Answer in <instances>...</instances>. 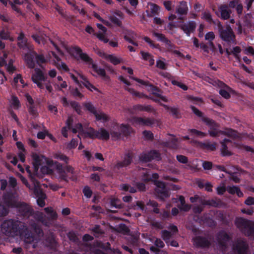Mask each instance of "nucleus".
Wrapping results in <instances>:
<instances>
[{"label": "nucleus", "mask_w": 254, "mask_h": 254, "mask_svg": "<svg viewBox=\"0 0 254 254\" xmlns=\"http://www.w3.org/2000/svg\"><path fill=\"white\" fill-rule=\"evenodd\" d=\"M235 224L245 236L254 238V221L243 217H238L236 219Z\"/></svg>", "instance_id": "f257e3e1"}, {"label": "nucleus", "mask_w": 254, "mask_h": 254, "mask_svg": "<svg viewBox=\"0 0 254 254\" xmlns=\"http://www.w3.org/2000/svg\"><path fill=\"white\" fill-rule=\"evenodd\" d=\"M217 26L219 37L222 41L229 44H236V36L230 25L223 26L219 21Z\"/></svg>", "instance_id": "f03ea898"}, {"label": "nucleus", "mask_w": 254, "mask_h": 254, "mask_svg": "<svg viewBox=\"0 0 254 254\" xmlns=\"http://www.w3.org/2000/svg\"><path fill=\"white\" fill-rule=\"evenodd\" d=\"M19 223V221L12 219L5 220L1 225V230L5 235L14 237L18 234Z\"/></svg>", "instance_id": "7ed1b4c3"}, {"label": "nucleus", "mask_w": 254, "mask_h": 254, "mask_svg": "<svg viewBox=\"0 0 254 254\" xmlns=\"http://www.w3.org/2000/svg\"><path fill=\"white\" fill-rule=\"evenodd\" d=\"M130 78L138 83L147 87V90L149 92H151V94L154 96L159 98L162 101L165 102H168L167 98L165 96H163L161 95L162 91L158 87L154 86L147 80L144 81L134 77H132Z\"/></svg>", "instance_id": "20e7f679"}, {"label": "nucleus", "mask_w": 254, "mask_h": 254, "mask_svg": "<svg viewBox=\"0 0 254 254\" xmlns=\"http://www.w3.org/2000/svg\"><path fill=\"white\" fill-rule=\"evenodd\" d=\"M153 35L157 38L158 41H161L165 44L166 46L167 47L168 51L172 52L174 54L177 55L179 57H184V55L179 51L173 50L175 48V46L172 43L171 41L168 39L164 34L154 32L153 33Z\"/></svg>", "instance_id": "39448f33"}, {"label": "nucleus", "mask_w": 254, "mask_h": 254, "mask_svg": "<svg viewBox=\"0 0 254 254\" xmlns=\"http://www.w3.org/2000/svg\"><path fill=\"white\" fill-rule=\"evenodd\" d=\"M154 185L156 186L155 191L157 196L161 200L169 197L170 193L165 184L160 181L155 180Z\"/></svg>", "instance_id": "423d86ee"}, {"label": "nucleus", "mask_w": 254, "mask_h": 254, "mask_svg": "<svg viewBox=\"0 0 254 254\" xmlns=\"http://www.w3.org/2000/svg\"><path fill=\"white\" fill-rule=\"evenodd\" d=\"M202 121L209 128L208 133L211 137H217L221 134V130L218 129L219 124L209 118H203Z\"/></svg>", "instance_id": "0eeeda50"}, {"label": "nucleus", "mask_w": 254, "mask_h": 254, "mask_svg": "<svg viewBox=\"0 0 254 254\" xmlns=\"http://www.w3.org/2000/svg\"><path fill=\"white\" fill-rule=\"evenodd\" d=\"M161 159V154L156 150H151L147 153H142L139 156V161L143 163L149 162L153 160L159 161Z\"/></svg>", "instance_id": "6e6552de"}, {"label": "nucleus", "mask_w": 254, "mask_h": 254, "mask_svg": "<svg viewBox=\"0 0 254 254\" xmlns=\"http://www.w3.org/2000/svg\"><path fill=\"white\" fill-rule=\"evenodd\" d=\"M47 76L45 75L43 72L38 68H36L34 70V73L32 74L31 79L32 81L37 84L38 88L41 89L44 88V85L42 81H46Z\"/></svg>", "instance_id": "1a4fd4ad"}, {"label": "nucleus", "mask_w": 254, "mask_h": 254, "mask_svg": "<svg viewBox=\"0 0 254 254\" xmlns=\"http://www.w3.org/2000/svg\"><path fill=\"white\" fill-rule=\"evenodd\" d=\"M15 207L17 208L19 215L24 218H29L33 212L32 207L24 202H19Z\"/></svg>", "instance_id": "9d476101"}, {"label": "nucleus", "mask_w": 254, "mask_h": 254, "mask_svg": "<svg viewBox=\"0 0 254 254\" xmlns=\"http://www.w3.org/2000/svg\"><path fill=\"white\" fill-rule=\"evenodd\" d=\"M132 128L127 125L122 124L119 128V131L111 130L110 133L112 137L115 138H120L122 136L127 137L131 134Z\"/></svg>", "instance_id": "9b49d317"}, {"label": "nucleus", "mask_w": 254, "mask_h": 254, "mask_svg": "<svg viewBox=\"0 0 254 254\" xmlns=\"http://www.w3.org/2000/svg\"><path fill=\"white\" fill-rule=\"evenodd\" d=\"M133 157V153L132 152L128 151L124 154L122 161L117 162L115 166V168L118 170H120L121 168L127 167L132 162Z\"/></svg>", "instance_id": "f8f14e48"}, {"label": "nucleus", "mask_w": 254, "mask_h": 254, "mask_svg": "<svg viewBox=\"0 0 254 254\" xmlns=\"http://www.w3.org/2000/svg\"><path fill=\"white\" fill-rule=\"evenodd\" d=\"M216 14L222 20H227L231 17L232 10L229 8L227 4H221L218 7Z\"/></svg>", "instance_id": "ddd939ff"}, {"label": "nucleus", "mask_w": 254, "mask_h": 254, "mask_svg": "<svg viewBox=\"0 0 254 254\" xmlns=\"http://www.w3.org/2000/svg\"><path fill=\"white\" fill-rule=\"evenodd\" d=\"M196 24L194 21H189L187 22H183L179 26L180 28L188 37L190 36L191 33H193L196 29Z\"/></svg>", "instance_id": "4468645a"}, {"label": "nucleus", "mask_w": 254, "mask_h": 254, "mask_svg": "<svg viewBox=\"0 0 254 254\" xmlns=\"http://www.w3.org/2000/svg\"><path fill=\"white\" fill-rule=\"evenodd\" d=\"M217 239L219 246L222 249H226L227 243L231 240V237L225 231H221L218 233Z\"/></svg>", "instance_id": "2eb2a0df"}, {"label": "nucleus", "mask_w": 254, "mask_h": 254, "mask_svg": "<svg viewBox=\"0 0 254 254\" xmlns=\"http://www.w3.org/2000/svg\"><path fill=\"white\" fill-rule=\"evenodd\" d=\"M30 183H31V187L29 189L33 190L36 198L46 195L40 188L39 182L36 178L31 177Z\"/></svg>", "instance_id": "dca6fc26"}, {"label": "nucleus", "mask_w": 254, "mask_h": 254, "mask_svg": "<svg viewBox=\"0 0 254 254\" xmlns=\"http://www.w3.org/2000/svg\"><path fill=\"white\" fill-rule=\"evenodd\" d=\"M248 249V245L244 240H238L233 245L232 249L237 254H246Z\"/></svg>", "instance_id": "f3484780"}, {"label": "nucleus", "mask_w": 254, "mask_h": 254, "mask_svg": "<svg viewBox=\"0 0 254 254\" xmlns=\"http://www.w3.org/2000/svg\"><path fill=\"white\" fill-rule=\"evenodd\" d=\"M193 244L197 248H206L211 245L208 239L203 236H198L193 239Z\"/></svg>", "instance_id": "a211bd4d"}, {"label": "nucleus", "mask_w": 254, "mask_h": 254, "mask_svg": "<svg viewBox=\"0 0 254 254\" xmlns=\"http://www.w3.org/2000/svg\"><path fill=\"white\" fill-rule=\"evenodd\" d=\"M31 216H33L37 223H41L46 226H48L49 225V219L41 212L38 211H34L33 210V212Z\"/></svg>", "instance_id": "6ab92c4d"}, {"label": "nucleus", "mask_w": 254, "mask_h": 254, "mask_svg": "<svg viewBox=\"0 0 254 254\" xmlns=\"http://www.w3.org/2000/svg\"><path fill=\"white\" fill-rule=\"evenodd\" d=\"M4 203L9 207H15L19 202H17L11 192H7L3 195Z\"/></svg>", "instance_id": "aec40b11"}, {"label": "nucleus", "mask_w": 254, "mask_h": 254, "mask_svg": "<svg viewBox=\"0 0 254 254\" xmlns=\"http://www.w3.org/2000/svg\"><path fill=\"white\" fill-rule=\"evenodd\" d=\"M73 50L77 55H79L81 60L84 62L91 65L93 64L92 59L89 57L87 54L83 53L82 49L80 47L75 46L73 48Z\"/></svg>", "instance_id": "412c9836"}, {"label": "nucleus", "mask_w": 254, "mask_h": 254, "mask_svg": "<svg viewBox=\"0 0 254 254\" xmlns=\"http://www.w3.org/2000/svg\"><path fill=\"white\" fill-rule=\"evenodd\" d=\"M43 157L42 155H39L36 153H33L32 154V164L35 173L38 172L42 164Z\"/></svg>", "instance_id": "4be33fe9"}, {"label": "nucleus", "mask_w": 254, "mask_h": 254, "mask_svg": "<svg viewBox=\"0 0 254 254\" xmlns=\"http://www.w3.org/2000/svg\"><path fill=\"white\" fill-rule=\"evenodd\" d=\"M55 164H56V169L59 174V179L61 181L67 182L68 177L62 164L57 162Z\"/></svg>", "instance_id": "5701e85b"}, {"label": "nucleus", "mask_w": 254, "mask_h": 254, "mask_svg": "<svg viewBox=\"0 0 254 254\" xmlns=\"http://www.w3.org/2000/svg\"><path fill=\"white\" fill-rule=\"evenodd\" d=\"M134 122L141 126H151L154 124L155 121L154 119L149 118L136 117L134 118Z\"/></svg>", "instance_id": "b1692460"}, {"label": "nucleus", "mask_w": 254, "mask_h": 254, "mask_svg": "<svg viewBox=\"0 0 254 254\" xmlns=\"http://www.w3.org/2000/svg\"><path fill=\"white\" fill-rule=\"evenodd\" d=\"M197 145L201 149L209 151H214L216 148V143L215 142L211 143L209 142L198 141L197 142Z\"/></svg>", "instance_id": "393cba45"}, {"label": "nucleus", "mask_w": 254, "mask_h": 254, "mask_svg": "<svg viewBox=\"0 0 254 254\" xmlns=\"http://www.w3.org/2000/svg\"><path fill=\"white\" fill-rule=\"evenodd\" d=\"M126 90L128 91L130 94L136 97H138L139 98L145 97L146 98L150 99L156 103L159 102V100H158V99L153 97H149L148 96L145 95L144 94L142 93H140L137 91H135L134 89L132 88L127 87L126 88Z\"/></svg>", "instance_id": "a878e982"}, {"label": "nucleus", "mask_w": 254, "mask_h": 254, "mask_svg": "<svg viewBox=\"0 0 254 254\" xmlns=\"http://www.w3.org/2000/svg\"><path fill=\"white\" fill-rule=\"evenodd\" d=\"M188 10L187 2L185 1H181L177 8L176 12L180 15H183L187 14Z\"/></svg>", "instance_id": "bb28decb"}, {"label": "nucleus", "mask_w": 254, "mask_h": 254, "mask_svg": "<svg viewBox=\"0 0 254 254\" xmlns=\"http://www.w3.org/2000/svg\"><path fill=\"white\" fill-rule=\"evenodd\" d=\"M92 68L97 74L104 79H108L109 77L106 75L105 70L98 66L96 64H92Z\"/></svg>", "instance_id": "cd10ccee"}, {"label": "nucleus", "mask_w": 254, "mask_h": 254, "mask_svg": "<svg viewBox=\"0 0 254 254\" xmlns=\"http://www.w3.org/2000/svg\"><path fill=\"white\" fill-rule=\"evenodd\" d=\"M97 138L101 140H107L110 138V133L103 127L100 128L97 130Z\"/></svg>", "instance_id": "c85d7f7f"}, {"label": "nucleus", "mask_w": 254, "mask_h": 254, "mask_svg": "<svg viewBox=\"0 0 254 254\" xmlns=\"http://www.w3.org/2000/svg\"><path fill=\"white\" fill-rule=\"evenodd\" d=\"M29 225L39 237L43 236L44 234L43 230L37 222L31 220L29 222Z\"/></svg>", "instance_id": "c756f323"}, {"label": "nucleus", "mask_w": 254, "mask_h": 254, "mask_svg": "<svg viewBox=\"0 0 254 254\" xmlns=\"http://www.w3.org/2000/svg\"><path fill=\"white\" fill-rule=\"evenodd\" d=\"M97 130L90 127L87 130H82V135L84 138H90L91 139L97 138Z\"/></svg>", "instance_id": "7c9ffc66"}, {"label": "nucleus", "mask_w": 254, "mask_h": 254, "mask_svg": "<svg viewBox=\"0 0 254 254\" xmlns=\"http://www.w3.org/2000/svg\"><path fill=\"white\" fill-rule=\"evenodd\" d=\"M227 191L231 194H236L237 196L239 197H242L244 195L243 192L237 186H227Z\"/></svg>", "instance_id": "2f4dec72"}, {"label": "nucleus", "mask_w": 254, "mask_h": 254, "mask_svg": "<svg viewBox=\"0 0 254 254\" xmlns=\"http://www.w3.org/2000/svg\"><path fill=\"white\" fill-rule=\"evenodd\" d=\"M179 201L181 204L179 205L178 207L180 210L187 212L190 210L191 205L186 203L185 197L183 195L179 196Z\"/></svg>", "instance_id": "473e14b6"}, {"label": "nucleus", "mask_w": 254, "mask_h": 254, "mask_svg": "<svg viewBox=\"0 0 254 254\" xmlns=\"http://www.w3.org/2000/svg\"><path fill=\"white\" fill-rule=\"evenodd\" d=\"M46 242L47 243V247L50 249L54 250L57 248L58 243L53 236H48L46 239Z\"/></svg>", "instance_id": "72a5a7b5"}, {"label": "nucleus", "mask_w": 254, "mask_h": 254, "mask_svg": "<svg viewBox=\"0 0 254 254\" xmlns=\"http://www.w3.org/2000/svg\"><path fill=\"white\" fill-rule=\"evenodd\" d=\"M133 109L138 111H145L148 113H151L154 111V109L151 105H142L137 104L133 106Z\"/></svg>", "instance_id": "f704fd0d"}, {"label": "nucleus", "mask_w": 254, "mask_h": 254, "mask_svg": "<svg viewBox=\"0 0 254 254\" xmlns=\"http://www.w3.org/2000/svg\"><path fill=\"white\" fill-rule=\"evenodd\" d=\"M221 134L227 135L233 139H237L240 137L238 132L231 128L227 129L225 131L221 130Z\"/></svg>", "instance_id": "c9c22d12"}, {"label": "nucleus", "mask_w": 254, "mask_h": 254, "mask_svg": "<svg viewBox=\"0 0 254 254\" xmlns=\"http://www.w3.org/2000/svg\"><path fill=\"white\" fill-rule=\"evenodd\" d=\"M34 57L33 53L32 54H27L25 55V61L28 67L29 68H33L35 67Z\"/></svg>", "instance_id": "e433bc0d"}, {"label": "nucleus", "mask_w": 254, "mask_h": 254, "mask_svg": "<svg viewBox=\"0 0 254 254\" xmlns=\"http://www.w3.org/2000/svg\"><path fill=\"white\" fill-rule=\"evenodd\" d=\"M142 171L141 175V179L142 181L145 182H149L151 181V178L150 177V170L148 169L141 168L140 169Z\"/></svg>", "instance_id": "4c0bfd02"}, {"label": "nucleus", "mask_w": 254, "mask_h": 254, "mask_svg": "<svg viewBox=\"0 0 254 254\" xmlns=\"http://www.w3.org/2000/svg\"><path fill=\"white\" fill-rule=\"evenodd\" d=\"M163 144L165 147L176 149L178 147V139L176 138H173L170 140L163 142Z\"/></svg>", "instance_id": "58836bf2"}, {"label": "nucleus", "mask_w": 254, "mask_h": 254, "mask_svg": "<svg viewBox=\"0 0 254 254\" xmlns=\"http://www.w3.org/2000/svg\"><path fill=\"white\" fill-rule=\"evenodd\" d=\"M81 79L83 80L81 82V85L83 84L86 88L90 91H92V89L94 90H97V89L92 84L88 79L83 75H80Z\"/></svg>", "instance_id": "ea45409f"}, {"label": "nucleus", "mask_w": 254, "mask_h": 254, "mask_svg": "<svg viewBox=\"0 0 254 254\" xmlns=\"http://www.w3.org/2000/svg\"><path fill=\"white\" fill-rule=\"evenodd\" d=\"M94 116L97 121H102L103 122H107L109 121V117L103 112L100 113L97 112L96 114H95Z\"/></svg>", "instance_id": "a19ab883"}, {"label": "nucleus", "mask_w": 254, "mask_h": 254, "mask_svg": "<svg viewBox=\"0 0 254 254\" xmlns=\"http://www.w3.org/2000/svg\"><path fill=\"white\" fill-rule=\"evenodd\" d=\"M172 234L170 232L164 230L161 231V237L166 244H168L170 238L172 237Z\"/></svg>", "instance_id": "79ce46f5"}, {"label": "nucleus", "mask_w": 254, "mask_h": 254, "mask_svg": "<svg viewBox=\"0 0 254 254\" xmlns=\"http://www.w3.org/2000/svg\"><path fill=\"white\" fill-rule=\"evenodd\" d=\"M164 106L168 110H169L172 116L175 118H180L181 117L180 112L178 108L175 107H169L166 105Z\"/></svg>", "instance_id": "37998d69"}, {"label": "nucleus", "mask_w": 254, "mask_h": 254, "mask_svg": "<svg viewBox=\"0 0 254 254\" xmlns=\"http://www.w3.org/2000/svg\"><path fill=\"white\" fill-rule=\"evenodd\" d=\"M106 58L114 65H117L121 63V60L113 55H108Z\"/></svg>", "instance_id": "c03bdc74"}, {"label": "nucleus", "mask_w": 254, "mask_h": 254, "mask_svg": "<svg viewBox=\"0 0 254 254\" xmlns=\"http://www.w3.org/2000/svg\"><path fill=\"white\" fill-rule=\"evenodd\" d=\"M55 159L60 160V161H64L66 164L68 163L69 158L64 154L61 152H58L56 153L54 156Z\"/></svg>", "instance_id": "a18cd8bd"}, {"label": "nucleus", "mask_w": 254, "mask_h": 254, "mask_svg": "<svg viewBox=\"0 0 254 254\" xmlns=\"http://www.w3.org/2000/svg\"><path fill=\"white\" fill-rule=\"evenodd\" d=\"M188 131L190 133L191 135H195L200 137H203L206 136V133L194 128L189 129Z\"/></svg>", "instance_id": "49530a36"}, {"label": "nucleus", "mask_w": 254, "mask_h": 254, "mask_svg": "<svg viewBox=\"0 0 254 254\" xmlns=\"http://www.w3.org/2000/svg\"><path fill=\"white\" fill-rule=\"evenodd\" d=\"M83 106L87 111L92 113L94 115L96 114L97 112L96 108L90 102L84 103Z\"/></svg>", "instance_id": "de8ad7c7"}, {"label": "nucleus", "mask_w": 254, "mask_h": 254, "mask_svg": "<svg viewBox=\"0 0 254 254\" xmlns=\"http://www.w3.org/2000/svg\"><path fill=\"white\" fill-rule=\"evenodd\" d=\"M111 207L115 208H122V203L121 200L118 198H113L111 200Z\"/></svg>", "instance_id": "09e8293b"}, {"label": "nucleus", "mask_w": 254, "mask_h": 254, "mask_svg": "<svg viewBox=\"0 0 254 254\" xmlns=\"http://www.w3.org/2000/svg\"><path fill=\"white\" fill-rule=\"evenodd\" d=\"M70 106L73 110L78 114L81 115L82 113L81 108L80 104L76 101H71L70 103Z\"/></svg>", "instance_id": "8fccbe9b"}, {"label": "nucleus", "mask_w": 254, "mask_h": 254, "mask_svg": "<svg viewBox=\"0 0 254 254\" xmlns=\"http://www.w3.org/2000/svg\"><path fill=\"white\" fill-rule=\"evenodd\" d=\"M0 38L2 40L13 41V38L10 37V32L5 30H2L0 31Z\"/></svg>", "instance_id": "3c124183"}, {"label": "nucleus", "mask_w": 254, "mask_h": 254, "mask_svg": "<svg viewBox=\"0 0 254 254\" xmlns=\"http://www.w3.org/2000/svg\"><path fill=\"white\" fill-rule=\"evenodd\" d=\"M33 55H34L36 61L38 64L46 63V61L43 55L38 54L35 52H33Z\"/></svg>", "instance_id": "603ef678"}, {"label": "nucleus", "mask_w": 254, "mask_h": 254, "mask_svg": "<svg viewBox=\"0 0 254 254\" xmlns=\"http://www.w3.org/2000/svg\"><path fill=\"white\" fill-rule=\"evenodd\" d=\"M221 144V152L223 156H229L232 155L230 151L228 150L227 145L220 143Z\"/></svg>", "instance_id": "864d4df0"}, {"label": "nucleus", "mask_w": 254, "mask_h": 254, "mask_svg": "<svg viewBox=\"0 0 254 254\" xmlns=\"http://www.w3.org/2000/svg\"><path fill=\"white\" fill-rule=\"evenodd\" d=\"M220 201H217L215 199H212L210 200H206L204 203V204L209 205L211 206L217 207L219 206Z\"/></svg>", "instance_id": "5fc2aeb1"}, {"label": "nucleus", "mask_w": 254, "mask_h": 254, "mask_svg": "<svg viewBox=\"0 0 254 254\" xmlns=\"http://www.w3.org/2000/svg\"><path fill=\"white\" fill-rule=\"evenodd\" d=\"M143 39L148 44H149L150 46L152 48L159 49L160 46L159 44H154L153 41H152L149 37L145 36L143 38Z\"/></svg>", "instance_id": "6e6d98bb"}, {"label": "nucleus", "mask_w": 254, "mask_h": 254, "mask_svg": "<svg viewBox=\"0 0 254 254\" xmlns=\"http://www.w3.org/2000/svg\"><path fill=\"white\" fill-rule=\"evenodd\" d=\"M143 39L148 44H149L150 46L152 48L159 49L160 46L159 44H154L153 41H152L149 37L145 36L143 38Z\"/></svg>", "instance_id": "4d7b16f0"}, {"label": "nucleus", "mask_w": 254, "mask_h": 254, "mask_svg": "<svg viewBox=\"0 0 254 254\" xmlns=\"http://www.w3.org/2000/svg\"><path fill=\"white\" fill-rule=\"evenodd\" d=\"M143 39L148 44H149L150 46L152 48L159 49L160 46L159 44H154L153 41H152L149 37L145 36L143 38Z\"/></svg>", "instance_id": "13d9d810"}, {"label": "nucleus", "mask_w": 254, "mask_h": 254, "mask_svg": "<svg viewBox=\"0 0 254 254\" xmlns=\"http://www.w3.org/2000/svg\"><path fill=\"white\" fill-rule=\"evenodd\" d=\"M94 35L96 36L101 41H102L105 43H107L109 42V39L108 38L105 37L104 33H95Z\"/></svg>", "instance_id": "bf43d9fd"}, {"label": "nucleus", "mask_w": 254, "mask_h": 254, "mask_svg": "<svg viewBox=\"0 0 254 254\" xmlns=\"http://www.w3.org/2000/svg\"><path fill=\"white\" fill-rule=\"evenodd\" d=\"M110 20L114 24L121 27L122 25V21L115 15H112L109 17Z\"/></svg>", "instance_id": "052dcab7"}, {"label": "nucleus", "mask_w": 254, "mask_h": 254, "mask_svg": "<svg viewBox=\"0 0 254 254\" xmlns=\"http://www.w3.org/2000/svg\"><path fill=\"white\" fill-rule=\"evenodd\" d=\"M83 193L87 198H90L92 195L93 192L90 187L85 186L83 189Z\"/></svg>", "instance_id": "680f3d73"}, {"label": "nucleus", "mask_w": 254, "mask_h": 254, "mask_svg": "<svg viewBox=\"0 0 254 254\" xmlns=\"http://www.w3.org/2000/svg\"><path fill=\"white\" fill-rule=\"evenodd\" d=\"M241 52V49L239 46H236L233 48L232 53L234 56L235 58L238 60H240V55L239 54Z\"/></svg>", "instance_id": "e2e57ef3"}, {"label": "nucleus", "mask_w": 254, "mask_h": 254, "mask_svg": "<svg viewBox=\"0 0 254 254\" xmlns=\"http://www.w3.org/2000/svg\"><path fill=\"white\" fill-rule=\"evenodd\" d=\"M202 18L209 23L213 22L211 13L209 11H205L202 13Z\"/></svg>", "instance_id": "0e129e2a"}, {"label": "nucleus", "mask_w": 254, "mask_h": 254, "mask_svg": "<svg viewBox=\"0 0 254 254\" xmlns=\"http://www.w3.org/2000/svg\"><path fill=\"white\" fill-rule=\"evenodd\" d=\"M190 108L193 113L197 117L201 118V119L203 118H206L205 117H203V113L195 107L191 106Z\"/></svg>", "instance_id": "69168bd1"}, {"label": "nucleus", "mask_w": 254, "mask_h": 254, "mask_svg": "<svg viewBox=\"0 0 254 254\" xmlns=\"http://www.w3.org/2000/svg\"><path fill=\"white\" fill-rule=\"evenodd\" d=\"M78 144V140L77 139L72 138L71 141L68 143L67 147L68 149H71L75 148Z\"/></svg>", "instance_id": "338daca9"}, {"label": "nucleus", "mask_w": 254, "mask_h": 254, "mask_svg": "<svg viewBox=\"0 0 254 254\" xmlns=\"http://www.w3.org/2000/svg\"><path fill=\"white\" fill-rule=\"evenodd\" d=\"M12 104L15 109H18L20 107V103L19 99L16 96L12 97Z\"/></svg>", "instance_id": "774afa93"}]
</instances>
